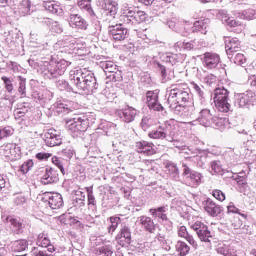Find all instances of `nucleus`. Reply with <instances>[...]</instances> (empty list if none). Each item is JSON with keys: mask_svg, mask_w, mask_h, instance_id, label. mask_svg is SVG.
<instances>
[{"mask_svg": "<svg viewBox=\"0 0 256 256\" xmlns=\"http://www.w3.org/2000/svg\"><path fill=\"white\" fill-rule=\"evenodd\" d=\"M69 23L71 27H74V29H81L82 31H87V27H89L87 20L79 14L70 15Z\"/></svg>", "mask_w": 256, "mask_h": 256, "instance_id": "5701e85b", "label": "nucleus"}, {"mask_svg": "<svg viewBox=\"0 0 256 256\" xmlns=\"http://www.w3.org/2000/svg\"><path fill=\"white\" fill-rule=\"evenodd\" d=\"M20 0H2V3H5L10 9H13L17 13L19 9Z\"/></svg>", "mask_w": 256, "mask_h": 256, "instance_id": "e2e57ef3", "label": "nucleus"}, {"mask_svg": "<svg viewBox=\"0 0 256 256\" xmlns=\"http://www.w3.org/2000/svg\"><path fill=\"white\" fill-rule=\"evenodd\" d=\"M230 61L234 63L235 65H239L240 67H245V64L247 63V58L243 53H234L230 56H228Z\"/></svg>", "mask_w": 256, "mask_h": 256, "instance_id": "ea45409f", "label": "nucleus"}, {"mask_svg": "<svg viewBox=\"0 0 256 256\" xmlns=\"http://www.w3.org/2000/svg\"><path fill=\"white\" fill-rule=\"evenodd\" d=\"M87 197H88V205H92V207H97V200H95V196L93 195V188H86Z\"/></svg>", "mask_w": 256, "mask_h": 256, "instance_id": "680f3d73", "label": "nucleus"}, {"mask_svg": "<svg viewBox=\"0 0 256 256\" xmlns=\"http://www.w3.org/2000/svg\"><path fill=\"white\" fill-rule=\"evenodd\" d=\"M175 47H182V49H185L186 51H197V49H201L202 45L200 41H198L197 39H194L189 42L187 41L177 42L175 44Z\"/></svg>", "mask_w": 256, "mask_h": 256, "instance_id": "7c9ffc66", "label": "nucleus"}, {"mask_svg": "<svg viewBox=\"0 0 256 256\" xmlns=\"http://www.w3.org/2000/svg\"><path fill=\"white\" fill-rule=\"evenodd\" d=\"M107 79H109V81H112L113 83H117L119 81H123L122 72L119 71V69L115 70V72L113 74L107 75Z\"/></svg>", "mask_w": 256, "mask_h": 256, "instance_id": "6e6d98bb", "label": "nucleus"}, {"mask_svg": "<svg viewBox=\"0 0 256 256\" xmlns=\"http://www.w3.org/2000/svg\"><path fill=\"white\" fill-rule=\"evenodd\" d=\"M213 114H211V110L209 109H202L199 112V117L197 121L199 122L202 127H211L213 125Z\"/></svg>", "mask_w": 256, "mask_h": 256, "instance_id": "393cba45", "label": "nucleus"}, {"mask_svg": "<svg viewBox=\"0 0 256 256\" xmlns=\"http://www.w3.org/2000/svg\"><path fill=\"white\" fill-rule=\"evenodd\" d=\"M31 11V1L29 0H19V6L17 13L20 15H29V12Z\"/></svg>", "mask_w": 256, "mask_h": 256, "instance_id": "79ce46f5", "label": "nucleus"}, {"mask_svg": "<svg viewBox=\"0 0 256 256\" xmlns=\"http://www.w3.org/2000/svg\"><path fill=\"white\" fill-rule=\"evenodd\" d=\"M118 117L123 123H133L135 117H137V109L133 107H127L118 111Z\"/></svg>", "mask_w": 256, "mask_h": 256, "instance_id": "412c9836", "label": "nucleus"}, {"mask_svg": "<svg viewBox=\"0 0 256 256\" xmlns=\"http://www.w3.org/2000/svg\"><path fill=\"white\" fill-rule=\"evenodd\" d=\"M35 165V163L33 162L32 159H29L27 161H25L19 168V171H21V173H23V175L29 173V171H31V169H33V166Z\"/></svg>", "mask_w": 256, "mask_h": 256, "instance_id": "603ef678", "label": "nucleus"}, {"mask_svg": "<svg viewBox=\"0 0 256 256\" xmlns=\"http://www.w3.org/2000/svg\"><path fill=\"white\" fill-rule=\"evenodd\" d=\"M73 155H75V150H73L72 147H67L61 151V156L64 157V159H72Z\"/></svg>", "mask_w": 256, "mask_h": 256, "instance_id": "0e129e2a", "label": "nucleus"}, {"mask_svg": "<svg viewBox=\"0 0 256 256\" xmlns=\"http://www.w3.org/2000/svg\"><path fill=\"white\" fill-rule=\"evenodd\" d=\"M166 93L168 94L167 105L168 107H173L178 105V103H191V95L181 84H171Z\"/></svg>", "mask_w": 256, "mask_h": 256, "instance_id": "7ed1b4c3", "label": "nucleus"}, {"mask_svg": "<svg viewBox=\"0 0 256 256\" xmlns=\"http://www.w3.org/2000/svg\"><path fill=\"white\" fill-rule=\"evenodd\" d=\"M219 13L220 15H222V23L224 25H227L228 27H230V29H232V31H237L238 33H241L243 31V24L241 23V21H237L229 17L227 11L225 10H221Z\"/></svg>", "mask_w": 256, "mask_h": 256, "instance_id": "a211bd4d", "label": "nucleus"}, {"mask_svg": "<svg viewBox=\"0 0 256 256\" xmlns=\"http://www.w3.org/2000/svg\"><path fill=\"white\" fill-rule=\"evenodd\" d=\"M108 35L113 41H125L129 37V30L123 24L110 25Z\"/></svg>", "mask_w": 256, "mask_h": 256, "instance_id": "9b49d317", "label": "nucleus"}, {"mask_svg": "<svg viewBox=\"0 0 256 256\" xmlns=\"http://www.w3.org/2000/svg\"><path fill=\"white\" fill-rule=\"evenodd\" d=\"M74 207H85V192L77 191L76 198L73 200Z\"/></svg>", "mask_w": 256, "mask_h": 256, "instance_id": "a18cd8bd", "label": "nucleus"}, {"mask_svg": "<svg viewBox=\"0 0 256 256\" xmlns=\"http://www.w3.org/2000/svg\"><path fill=\"white\" fill-rule=\"evenodd\" d=\"M33 98L36 101H38V103H40V105H42V107H45V105H47V103H49V101H51V99L45 97V95H43L41 93H34Z\"/></svg>", "mask_w": 256, "mask_h": 256, "instance_id": "4d7b16f0", "label": "nucleus"}, {"mask_svg": "<svg viewBox=\"0 0 256 256\" xmlns=\"http://www.w3.org/2000/svg\"><path fill=\"white\" fill-rule=\"evenodd\" d=\"M77 5L81 11L86 13L92 21H97L101 19L102 15L99 14V11L93 9V6L91 5V0H79L77 2Z\"/></svg>", "mask_w": 256, "mask_h": 256, "instance_id": "dca6fc26", "label": "nucleus"}, {"mask_svg": "<svg viewBox=\"0 0 256 256\" xmlns=\"http://www.w3.org/2000/svg\"><path fill=\"white\" fill-rule=\"evenodd\" d=\"M210 167L212 169V171H214V173H221V171H223V168L221 167V161L219 160H213L210 162Z\"/></svg>", "mask_w": 256, "mask_h": 256, "instance_id": "69168bd1", "label": "nucleus"}, {"mask_svg": "<svg viewBox=\"0 0 256 256\" xmlns=\"http://www.w3.org/2000/svg\"><path fill=\"white\" fill-rule=\"evenodd\" d=\"M182 169H183V177H186L189 181H191L192 185H199L201 183V179L203 175L201 173L191 169L190 166H188L187 163H182Z\"/></svg>", "mask_w": 256, "mask_h": 256, "instance_id": "f3484780", "label": "nucleus"}, {"mask_svg": "<svg viewBox=\"0 0 256 256\" xmlns=\"http://www.w3.org/2000/svg\"><path fill=\"white\" fill-rule=\"evenodd\" d=\"M118 245L121 247H129L131 245V228L127 224H122L120 231L115 237Z\"/></svg>", "mask_w": 256, "mask_h": 256, "instance_id": "4468645a", "label": "nucleus"}, {"mask_svg": "<svg viewBox=\"0 0 256 256\" xmlns=\"http://www.w3.org/2000/svg\"><path fill=\"white\" fill-rule=\"evenodd\" d=\"M211 159V156L207 154V152H199L196 156H194V161L197 163V166L201 169H205L207 167V163H209V160Z\"/></svg>", "mask_w": 256, "mask_h": 256, "instance_id": "e433bc0d", "label": "nucleus"}, {"mask_svg": "<svg viewBox=\"0 0 256 256\" xmlns=\"http://www.w3.org/2000/svg\"><path fill=\"white\" fill-rule=\"evenodd\" d=\"M135 13L136 9L133 7H125L122 9L120 21H123L125 25H135Z\"/></svg>", "mask_w": 256, "mask_h": 256, "instance_id": "b1692460", "label": "nucleus"}, {"mask_svg": "<svg viewBox=\"0 0 256 256\" xmlns=\"http://www.w3.org/2000/svg\"><path fill=\"white\" fill-rule=\"evenodd\" d=\"M146 104L152 111H165V107L159 103V90H149L146 92Z\"/></svg>", "mask_w": 256, "mask_h": 256, "instance_id": "f8f14e48", "label": "nucleus"}, {"mask_svg": "<svg viewBox=\"0 0 256 256\" xmlns=\"http://www.w3.org/2000/svg\"><path fill=\"white\" fill-rule=\"evenodd\" d=\"M148 137L150 139H166L170 143L177 141V126H175V121H166L158 129L149 132Z\"/></svg>", "mask_w": 256, "mask_h": 256, "instance_id": "20e7f679", "label": "nucleus"}, {"mask_svg": "<svg viewBox=\"0 0 256 256\" xmlns=\"http://www.w3.org/2000/svg\"><path fill=\"white\" fill-rule=\"evenodd\" d=\"M87 127H89V120L85 116L76 117L67 122V128L72 137L81 136L87 131Z\"/></svg>", "mask_w": 256, "mask_h": 256, "instance_id": "0eeeda50", "label": "nucleus"}, {"mask_svg": "<svg viewBox=\"0 0 256 256\" xmlns=\"http://www.w3.org/2000/svg\"><path fill=\"white\" fill-rule=\"evenodd\" d=\"M41 201L45 203L46 207H50V209H61L64 203L61 194L51 192H45Z\"/></svg>", "mask_w": 256, "mask_h": 256, "instance_id": "1a4fd4ad", "label": "nucleus"}, {"mask_svg": "<svg viewBox=\"0 0 256 256\" xmlns=\"http://www.w3.org/2000/svg\"><path fill=\"white\" fill-rule=\"evenodd\" d=\"M70 84L65 79L56 81V87L59 91H67L68 93H84V95H93L99 89V83L95 74L87 68L76 70L70 74Z\"/></svg>", "mask_w": 256, "mask_h": 256, "instance_id": "f257e3e1", "label": "nucleus"}, {"mask_svg": "<svg viewBox=\"0 0 256 256\" xmlns=\"http://www.w3.org/2000/svg\"><path fill=\"white\" fill-rule=\"evenodd\" d=\"M138 219L140 221L142 229H144V231H146L147 233L153 234L155 233V231H157V226H155V222L151 217L140 216Z\"/></svg>", "mask_w": 256, "mask_h": 256, "instance_id": "cd10ccee", "label": "nucleus"}, {"mask_svg": "<svg viewBox=\"0 0 256 256\" xmlns=\"http://www.w3.org/2000/svg\"><path fill=\"white\" fill-rule=\"evenodd\" d=\"M256 104V94L253 90H248L243 93L235 94L234 105L238 109H251L255 107Z\"/></svg>", "mask_w": 256, "mask_h": 256, "instance_id": "423d86ee", "label": "nucleus"}, {"mask_svg": "<svg viewBox=\"0 0 256 256\" xmlns=\"http://www.w3.org/2000/svg\"><path fill=\"white\" fill-rule=\"evenodd\" d=\"M99 67L104 71L106 78L107 75H112L115 71H117V65L113 63V61H103L99 63Z\"/></svg>", "mask_w": 256, "mask_h": 256, "instance_id": "58836bf2", "label": "nucleus"}, {"mask_svg": "<svg viewBox=\"0 0 256 256\" xmlns=\"http://www.w3.org/2000/svg\"><path fill=\"white\" fill-rule=\"evenodd\" d=\"M118 9L119 7L116 1L104 0L102 3V9H100L98 13L99 15H102L101 19H103V17H112L115 19Z\"/></svg>", "mask_w": 256, "mask_h": 256, "instance_id": "ddd939ff", "label": "nucleus"}, {"mask_svg": "<svg viewBox=\"0 0 256 256\" xmlns=\"http://www.w3.org/2000/svg\"><path fill=\"white\" fill-rule=\"evenodd\" d=\"M185 110H184V114L186 115V117H193V115L195 114V104L193 102V97L190 98V102H185Z\"/></svg>", "mask_w": 256, "mask_h": 256, "instance_id": "8fccbe9b", "label": "nucleus"}, {"mask_svg": "<svg viewBox=\"0 0 256 256\" xmlns=\"http://www.w3.org/2000/svg\"><path fill=\"white\" fill-rule=\"evenodd\" d=\"M181 57V54L168 52L161 56V61L164 63H170V65H177V63H181Z\"/></svg>", "mask_w": 256, "mask_h": 256, "instance_id": "4c0bfd02", "label": "nucleus"}, {"mask_svg": "<svg viewBox=\"0 0 256 256\" xmlns=\"http://www.w3.org/2000/svg\"><path fill=\"white\" fill-rule=\"evenodd\" d=\"M50 31L51 33L61 34L63 33V26H61L59 22H56V21L51 22Z\"/></svg>", "mask_w": 256, "mask_h": 256, "instance_id": "338daca9", "label": "nucleus"}, {"mask_svg": "<svg viewBox=\"0 0 256 256\" xmlns=\"http://www.w3.org/2000/svg\"><path fill=\"white\" fill-rule=\"evenodd\" d=\"M191 229L195 231L198 239L204 243H211V239H213V235H211V231H209V226L205 225V223L201 221H196L191 225Z\"/></svg>", "mask_w": 256, "mask_h": 256, "instance_id": "6e6552de", "label": "nucleus"}, {"mask_svg": "<svg viewBox=\"0 0 256 256\" xmlns=\"http://www.w3.org/2000/svg\"><path fill=\"white\" fill-rule=\"evenodd\" d=\"M18 81V93L20 94L21 99L27 97V79L23 76L17 77Z\"/></svg>", "mask_w": 256, "mask_h": 256, "instance_id": "a19ab883", "label": "nucleus"}, {"mask_svg": "<svg viewBox=\"0 0 256 256\" xmlns=\"http://www.w3.org/2000/svg\"><path fill=\"white\" fill-rule=\"evenodd\" d=\"M1 81H3L4 89L7 93H13L15 87L13 86V77L2 76Z\"/></svg>", "mask_w": 256, "mask_h": 256, "instance_id": "49530a36", "label": "nucleus"}, {"mask_svg": "<svg viewBox=\"0 0 256 256\" xmlns=\"http://www.w3.org/2000/svg\"><path fill=\"white\" fill-rule=\"evenodd\" d=\"M149 213L153 219H158L159 221H167V206L151 208L149 209Z\"/></svg>", "mask_w": 256, "mask_h": 256, "instance_id": "2f4dec72", "label": "nucleus"}, {"mask_svg": "<svg viewBox=\"0 0 256 256\" xmlns=\"http://www.w3.org/2000/svg\"><path fill=\"white\" fill-rule=\"evenodd\" d=\"M40 247L47 249L48 253H54L55 246L51 244V240L48 237H44L38 244Z\"/></svg>", "mask_w": 256, "mask_h": 256, "instance_id": "3c124183", "label": "nucleus"}, {"mask_svg": "<svg viewBox=\"0 0 256 256\" xmlns=\"http://www.w3.org/2000/svg\"><path fill=\"white\" fill-rule=\"evenodd\" d=\"M40 173H44L41 177L42 185H53V183H59V171L57 169L46 166L39 169Z\"/></svg>", "mask_w": 256, "mask_h": 256, "instance_id": "9d476101", "label": "nucleus"}, {"mask_svg": "<svg viewBox=\"0 0 256 256\" xmlns=\"http://www.w3.org/2000/svg\"><path fill=\"white\" fill-rule=\"evenodd\" d=\"M233 179L235 182L238 183V185H245V183H247V174L244 171H242L238 173L236 176H233Z\"/></svg>", "mask_w": 256, "mask_h": 256, "instance_id": "052dcab7", "label": "nucleus"}, {"mask_svg": "<svg viewBox=\"0 0 256 256\" xmlns=\"http://www.w3.org/2000/svg\"><path fill=\"white\" fill-rule=\"evenodd\" d=\"M11 135H13V128L10 126L0 127V141L5 137H11Z\"/></svg>", "mask_w": 256, "mask_h": 256, "instance_id": "bf43d9fd", "label": "nucleus"}, {"mask_svg": "<svg viewBox=\"0 0 256 256\" xmlns=\"http://www.w3.org/2000/svg\"><path fill=\"white\" fill-rule=\"evenodd\" d=\"M67 67H69V62L66 60H55L51 59L50 61L43 62L41 66V73L44 79H57V77H61V75H65L67 71Z\"/></svg>", "mask_w": 256, "mask_h": 256, "instance_id": "f03ea898", "label": "nucleus"}, {"mask_svg": "<svg viewBox=\"0 0 256 256\" xmlns=\"http://www.w3.org/2000/svg\"><path fill=\"white\" fill-rule=\"evenodd\" d=\"M29 111V103L21 104L19 108H17L14 112L15 119H21V117H25V113Z\"/></svg>", "mask_w": 256, "mask_h": 256, "instance_id": "de8ad7c7", "label": "nucleus"}, {"mask_svg": "<svg viewBox=\"0 0 256 256\" xmlns=\"http://www.w3.org/2000/svg\"><path fill=\"white\" fill-rule=\"evenodd\" d=\"M54 108L57 109L58 113H69L71 111V108L69 107V104L65 103V101H57L54 104Z\"/></svg>", "mask_w": 256, "mask_h": 256, "instance_id": "09e8293b", "label": "nucleus"}, {"mask_svg": "<svg viewBox=\"0 0 256 256\" xmlns=\"http://www.w3.org/2000/svg\"><path fill=\"white\" fill-rule=\"evenodd\" d=\"M176 251L177 253H179L180 256H185L189 253V251H191V248L189 247V245H187V243L183 241H178L176 243Z\"/></svg>", "mask_w": 256, "mask_h": 256, "instance_id": "c03bdc74", "label": "nucleus"}, {"mask_svg": "<svg viewBox=\"0 0 256 256\" xmlns=\"http://www.w3.org/2000/svg\"><path fill=\"white\" fill-rule=\"evenodd\" d=\"M147 20V13L144 11H137L135 12V17H134V25H137L139 23H144V21Z\"/></svg>", "mask_w": 256, "mask_h": 256, "instance_id": "864d4df0", "label": "nucleus"}, {"mask_svg": "<svg viewBox=\"0 0 256 256\" xmlns=\"http://www.w3.org/2000/svg\"><path fill=\"white\" fill-rule=\"evenodd\" d=\"M52 163H53V165H55L56 167H58V169H60L62 175H65V167L63 166V161H61V160L59 159V157L53 156V157H52Z\"/></svg>", "mask_w": 256, "mask_h": 256, "instance_id": "774afa93", "label": "nucleus"}, {"mask_svg": "<svg viewBox=\"0 0 256 256\" xmlns=\"http://www.w3.org/2000/svg\"><path fill=\"white\" fill-rule=\"evenodd\" d=\"M135 147L138 153H144V155H153L155 153V150L153 149L155 145L151 142L139 141L136 142Z\"/></svg>", "mask_w": 256, "mask_h": 256, "instance_id": "c756f323", "label": "nucleus"}, {"mask_svg": "<svg viewBox=\"0 0 256 256\" xmlns=\"http://www.w3.org/2000/svg\"><path fill=\"white\" fill-rule=\"evenodd\" d=\"M227 125H229V118L226 117H218L214 116L212 118V125L214 129H219L220 131H223Z\"/></svg>", "mask_w": 256, "mask_h": 256, "instance_id": "c9c22d12", "label": "nucleus"}, {"mask_svg": "<svg viewBox=\"0 0 256 256\" xmlns=\"http://www.w3.org/2000/svg\"><path fill=\"white\" fill-rule=\"evenodd\" d=\"M202 207L210 217H219L223 211V206L218 205L211 198H204Z\"/></svg>", "mask_w": 256, "mask_h": 256, "instance_id": "2eb2a0df", "label": "nucleus"}, {"mask_svg": "<svg viewBox=\"0 0 256 256\" xmlns=\"http://www.w3.org/2000/svg\"><path fill=\"white\" fill-rule=\"evenodd\" d=\"M225 49L228 57H231V55L241 51V41H239V38L228 37L225 40Z\"/></svg>", "mask_w": 256, "mask_h": 256, "instance_id": "4be33fe9", "label": "nucleus"}, {"mask_svg": "<svg viewBox=\"0 0 256 256\" xmlns=\"http://www.w3.org/2000/svg\"><path fill=\"white\" fill-rule=\"evenodd\" d=\"M166 168L168 169V173L172 175V177H179V168L177 167V164L169 162L167 163Z\"/></svg>", "mask_w": 256, "mask_h": 256, "instance_id": "5fc2aeb1", "label": "nucleus"}, {"mask_svg": "<svg viewBox=\"0 0 256 256\" xmlns=\"http://www.w3.org/2000/svg\"><path fill=\"white\" fill-rule=\"evenodd\" d=\"M27 249H29V241L25 239H19L12 242V253H23V251H27Z\"/></svg>", "mask_w": 256, "mask_h": 256, "instance_id": "473e14b6", "label": "nucleus"}, {"mask_svg": "<svg viewBox=\"0 0 256 256\" xmlns=\"http://www.w3.org/2000/svg\"><path fill=\"white\" fill-rule=\"evenodd\" d=\"M7 221L10 223L12 231L15 233V235H23L25 231V224L21 219L9 216L7 217Z\"/></svg>", "mask_w": 256, "mask_h": 256, "instance_id": "c85d7f7f", "label": "nucleus"}, {"mask_svg": "<svg viewBox=\"0 0 256 256\" xmlns=\"http://www.w3.org/2000/svg\"><path fill=\"white\" fill-rule=\"evenodd\" d=\"M210 23L211 20L209 18L195 21L192 27V33H201L202 35H207V29Z\"/></svg>", "mask_w": 256, "mask_h": 256, "instance_id": "bb28decb", "label": "nucleus"}, {"mask_svg": "<svg viewBox=\"0 0 256 256\" xmlns=\"http://www.w3.org/2000/svg\"><path fill=\"white\" fill-rule=\"evenodd\" d=\"M3 153L10 161L14 159H19L21 157V149L17 147V144H8L4 147Z\"/></svg>", "mask_w": 256, "mask_h": 256, "instance_id": "a878e982", "label": "nucleus"}, {"mask_svg": "<svg viewBox=\"0 0 256 256\" xmlns=\"http://www.w3.org/2000/svg\"><path fill=\"white\" fill-rule=\"evenodd\" d=\"M42 7L46 11H49V13H52L53 15H61L63 13V10L61 9V6H59L55 1L47 0L42 3Z\"/></svg>", "mask_w": 256, "mask_h": 256, "instance_id": "f704fd0d", "label": "nucleus"}, {"mask_svg": "<svg viewBox=\"0 0 256 256\" xmlns=\"http://www.w3.org/2000/svg\"><path fill=\"white\" fill-rule=\"evenodd\" d=\"M45 143L47 147H57L63 143L61 134L55 129H49L45 134Z\"/></svg>", "mask_w": 256, "mask_h": 256, "instance_id": "aec40b11", "label": "nucleus"}, {"mask_svg": "<svg viewBox=\"0 0 256 256\" xmlns=\"http://www.w3.org/2000/svg\"><path fill=\"white\" fill-rule=\"evenodd\" d=\"M214 103L215 107L220 113H229L231 111V104H229V90L225 87L214 89Z\"/></svg>", "mask_w": 256, "mask_h": 256, "instance_id": "39448f33", "label": "nucleus"}, {"mask_svg": "<svg viewBox=\"0 0 256 256\" xmlns=\"http://www.w3.org/2000/svg\"><path fill=\"white\" fill-rule=\"evenodd\" d=\"M221 62V57L217 53L206 52L203 54L202 63L206 69H216Z\"/></svg>", "mask_w": 256, "mask_h": 256, "instance_id": "6ab92c4d", "label": "nucleus"}, {"mask_svg": "<svg viewBox=\"0 0 256 256\" xmlns=\"http://www.w3.org/2000/svg\"><path fill=\"white\" fill-rule=\"evenodd\" d=\"M178 237H182L183 239H186V241L189 242V244L192 245L194 249H197L198 247L197 241L195 240V238H193V235H191L189 231H187V227L181 226L178 229Z\"/></svg>", "mask_w": 256, "mask_h": 256, "instance_id": "72a5a7b5", "label": "nucleus"}, {"mask_svg": "<svg viewBox=\"0 0 256 256\" xmlns=\"http://www.w3.org/2000/svg\"><path fill=\"white\" fill-rule=\"evenodd\" d=\"M110 225L108 226V233L109 235H113L114 231H117L119 225H121V217L112 216L109 218Z\"/></svg>", "mask_w": 256, "mask_h": 256, "instance_id": "37998d69", "label": "nucleus"}, {"mask_svg": "<svg viewBox=\"0 0 256 256\" xmlns=\"http://www.w3.org/2000/svg\"><path fill=\"white\" fill-rule=\"evenodd\" d=\"M185 105H187V103H178L174 106H168V107L169 109H173L176 115H183V113H185Z\"/></svg>", "mask_w": 256, "mask_h": 256, "instance_id": "13d9d810", "label": "nucleus"}]
</instances>
